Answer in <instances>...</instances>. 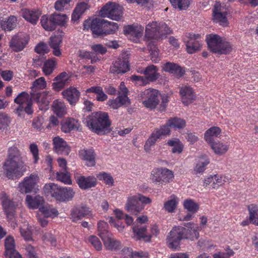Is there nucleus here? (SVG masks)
Instances as JSON below:
<instances>
[{
    "label": "nucleus",
    "mask_w": 258,
    "mask_h": 258,
    "mask_svg": "<svg viewBox=\"0 0 258 258\" xmlns=\"http://www.w3.org/2000/svg\"><path fill=\"white\" fill-rule=\"evenodd\" d=\"M249 221L250 223L258 226V206L251 204L248 206Z\"/></svg>",
    "instance_id": "a18cd8bd"
},
{
    "label": "nucleus",
    "mask_w": 258,
    "mask_h": 258,
    "mask_svg": "<svg viewBox=\"0 0 258 258\" xmlns=\"http://www.w3.org/2000/svg\"><path fill=\"white\" fill-rule=\"evenodd\" d=\"M152 200L148 197L137 193L130 195L125 205V209L132 214L137 215L144 209V205H150Z\"/></svg>",
    "instance_id": "7ed1b4c3"
},
{
    "label": "nucleus",
    "mask_w": 258,
    "mask_h": 258,
    "mask_svg": "<svg viewBox=\"0 0 258 258\" xmlns=\"http://www.w3.org/2000/svg\"><path fill=\"white\" fill-rule=\"evenodd\" d=\"M162 70L177 78L182 77L185 73L184 68L180 66H163Z\"/></svg>",
    "instance_id": "e433bc0d"
},
{
    "label": "nucleus",
    "mask_w": 258,
    "mask_h": 258,
    "mask_svg": "<svg viewBox=\"0 0 258 258\" xmlns=\"http://www.w3.org/2000/svg\"><path fill=\"white\" fill-rule=\"evenodd\" d=\"M50 16L51 17V21H52L55 27L56 25L65 26L68 19L66 14L54 13Z\"/></svg>",
    "instance_id": "37998d69"
},
{
    "label": "nucleus",
    "mask_w": 258,
    "mask_h": 258,
    "mask_svg": "<svg viewBox=\"0 0 258 258\" xmlns=\"http://www.w3.org/2000/svg\"><path fill=\"white\" fill-rule=\"evenodd\" d=\"M228 180V178L225 176L215 174L205 179L203 186L207 187L210 185L212 189H217L220 186L224 184Z\"/></svg>",
    "instance_id": "dca6fc26"
},
{
    "label": "nucleus",
    "mask_w": 258,
    "mask_h": 258,
    "mask_svg": "<svg viewBox=\"0 0 258 258\" xmlns=\"http://www.w3.org/2000/svg\"><path fill=\"white\" fill-rule=\"evenodd\" d=\"M10 123V118L7 114L0 111V130L7 128Z\"/></svg>",
    "instance_id": "0e129e2a"
},
{
    "label": "nucleus",
    "mask_w": 258,
    "mask_h": 258,
    "mask_svg": "<svg viewBox=\"0 0 258 258\" xmlns=\"http://www.w3.org/2000/svg\"><path fill=\"white\" fill-rule=\"evenodd\" d=\"M227 12L224 6L219 2H216L213 10V21L220 25L226 27L228 25L227 18Z\"/></svg>",
    "instance_id": "f8f14e48"
},
{
    "label": "nucleus",
    "mask_w": 258,
    "mask_h": 258,
    "mask_svg": "<svg viewBox=\"0 0 258 258\" xmlns=\"http://www.w3.org/2000/svg\"><path fill=\"white\" fill-rule=\"evenodd\" d=\"M39 211L42 213L41 215L46 217H56L58 214V212L57 210L54 208H50L47 206L40 207Z\"/></svg>",
    "instance_id": "5fc2aeb1"
},
{
    "label": "nucleus",
    "mask_w": 258,
    "mask_h": 258,
    "mask_svg": "<svg viewBox=\"0 0 258 258\" xmlns=\"http://www.w3.org/2000/svg\"><path fill=\"white\" fill-rule=\"evenodd\" d=\"M16 18L15 16H10L5 21L2 20L1 25L5 30L10 31L16 27Z\"/></svg>",
    "instance_id": "09e8293b"
},
{
    "label": "nucleus",
    "mask_w": 258,
    "mask_h": 258,
    "mask_svg": "<svg viewBox=\"0 0 258 258\" xmlns=\"http://www.w3.org/2000/svg\"><path fill=\"white\" fill-rule=\"evenodd\" d=\"M148 47L150 48V51H151L150 54L152 61L154 63H157L158 53L156 45L153 43L150 42L148 45Z\"/></svg>",
    "instance_id": "69168bd1"
},
{
    "label": "nucleus",
    "mask_w": 258,
    "mask_h": 258,
    "mask_svg": "<svg viewBox=\"0 0 258 258\" xmlns=\"http://www.w3.org/2000/svg\"><path fill=\"white\" fill-rule=\"evenodd\" d=\"M224 38L217 34H210L206 36V41L210 50L213 53H217Z\"/></svg>",
    "instance_id": "5701e85b"
},
{
    "label": "nucleus",
    "mask_w": 258,
    "mask_h": 258,
    "mask_svg": "<svg viewBox=\"0 0 258 258\" xmlns=\"http://www.w3.org/2000/svg\"><path fill=\"white\" fill-rule=\"evenodd\" d=\"M122 7L115 3L106 4L100 10L99 15L102 18H108L119 21L122 16Z\"/></svg>",
    "instance_id": "0eeeda50"
},
{
    "label": "nucleus",
    "mask_w": 258,
    "mask_h": 258,
    "mask_svg": "<svg viewBox=\"0 0 258 258\" xmlns=\"http://www.w3.org/2000/svg\"><path fill=\"white\" fill-rule=\"evenodd\" d=\"M32 98L28 93L22 92L14 99V102L18 105L15 112L20 117L24 116V112L28 115L32 114L33 110L32 108Z\"/></svg>",
    "instance_id": "39448f33"
},
{
    "label": "nucleus",
    "mask_w": 258,
    "mask_h": 258,
    "mask_svg": "<svg viewBox=\"0 0 258 258\" xmlns=\"http://www.w3.org/2000/svg\"><path fill=\"white\" fill-rule=\"evenodd\" d=\"M171 32L172 30L165 23L153 21L146 26L145 36L148 39H158Z\"/></svg>",
    "instance_id": "20e7f679"
},
{
    "label": "nucleus",
    "mask_w": 258,
    "mask_h": 258,
    "mask_svg": "<svg viewBox=\"0 0 258 258\" xmlns=\"http://www.w3.org/2000/svg\"><path fill=\"white\" fill-rule=\"evenodd\" d=\"M185 231L183 232L184 239H189L191 240H197L199 237L198 232L199 227L192 222H189L184 225Z\"/></svg>",
    "instance_id": "4be33fe9"
},
{
    "label": "nucleus",
    "mask_w": 258,
    "mask_h": 258,
    "mask_svg": "<svg viewBox=\"0 0 258 258\" xmlns=\"http://www.w3.org/2000/svg\"><path fill=\"white\" fill-rule=\"evenodd\" d=\"M74 177L79 187L82 189H87L94 187L97 183L96 178L92 176L85 177L76 173L74 174Z\"/></svg>",
    "instance_id": "f3484780"
},
{
    "label": "nucleus",
    "mask_w": 258,
    "mask_h": 258,
    "mask_svg": "<svg viewBox=\"0 0 258 258\" xmlns=\"http://www.w3.org/2000/svg\"><path fill=\"white\" fill-rule=\"evenodd\" d=\"M62 35H55L50 38L49 45L53 49V53L55 56H59L61 52L59 45L62 41Z\"/></svg>",
    "instance_id": "58836bf2"
},
{
    "label": "nucleus",
    "mask_w": 258,
    "mask_h": 258,
    "mask_svg": "<svg viewBox=\"0 0 258 258\" xmlns=\"http://www.w3.org/2000/svg\"><path fill=\"white\" fill-rule=\"evenodd\" d=\"M174 175L172 170L165 167L155 169L152 171L150 179L152 182L160 185H166L172 182Z\"/></svg>",
    "instance_id": "423d86ee"
},
{
    "label": "nucleus",
    "mask_w": 258,
    "mask_h": 258,
    "mask_svg": "<svg viewBox=\"0 0 258 258\" xmlns=\"http://www.w3.org/2000/svg\"><path fill=\"white\" fill-rule=\"evenodd\" d=\"M61 129L64 133H69L73 130H79L80 127L78 121L73 118H68L61 123Z\"/></svg>",
    "instance_id": "c85d7f7f"
},
{
    "label": "nucleus",
    "mask_w": 258,
    "mask_h": 258,
    "mask_svg": "<svg viewBox=\"0 0 258 258\" xmlns=\"http://www.w3.org/2000/svg\"><path fill=\"white\" fill-rule=\"evenodd\" d=\"M160 93L156 89L149 88L143 92L141 97L144 105L149 109H155L159 104Z\"/></svg>",
    "instance_id": "1a4fd4ad"
},
{
    "label": "nucleus",
    "mask_w": 258,
    "mask_h": 258,
    "mask_svg": "<svg viewBox=\"0 0 258 258\" xmlns=\"http://www.w3.org/2000/svg\"><path fill=\"white\" fill-rule=\"evenodd\" d=\"M130 66H112L110 72L115 74H124L130 70Z\"/></svg>",
    "instance_id": "680f3d73"
},
{
    "label": "nucleus",
    "mask_w": 258,
    "mask_h": 258,
    "mask_svg": "<svg viewBox=\"0 0 258 258\" xmlns=\"http://www.w3.org/2000/svg\"><path fill=\"white\" fill-rule=\"evenodd\" d=\"M22 17L32 24H36L41 12L38 10L24 9L22 10Z\"/></svg>",
    "instance_id": "bb28decb"
},
{
    "label": "nucleus",
    "mask_w": 258,
    "mask_h": 258,
    "mask_svg": "<svg viewBox=\"0 0 258 258\" xmlns=\"http://www.w3.org/2000/svg\"><path fill=\"white\" fill-rule=\"evenodd\" d=\"M0 200L7 218H9L11 220L13 219L14 215H16L17 204L13 201L4 192L1 194Z\"/></svg>",
    "instance_id": "ddd939ff"
},
{
    "label": "nucleus",
    "mask_w": 258,
    "mask_h": 258,
    "mask_svg": "<svg viewBox=\"0 0 258 258\" xmlns=\"http://www.w3.org/2000/svg\"><path fill=\"white\" fill-rule=\"evenodd\" d=\"M79 154L81 158L86 161L88 166L92 167L95 165V154L93 149L82 150Z\"/></svg>",
    "instance_id": "473e14b6"
},
{
    "label": "nucleus",
    "mask_w": 258,
    "mask_h": 258,
    "mask_svg": "<svg viewBox=\"0 0 258 258\" xmlns=\"http://www.w3.org/2000/svg\"><path fill=\"white\" fill-rule=\"evenodd\" d=\"M146 78L150 81L157 80L159 76L157 73V69L155 66H149L144 71Z\"/></svg>",
    "instance_id": "79ce46f5"
},
{
    "label": "nucleus",
    "mask_w": 258,
    "mask_h": 258,
    "mask_svg": "<svg viewBox=\"0 0 258 258\" xmlns=\"http://www.w3.org/2000/svg\"><path fill=\"white\" fill-rule=\"evenodd\" d=\"M105 20L96 18L93 20L88 19L84 21V30L91 29L94 37L105 35Z\"/></svg>",
    "instance_id": "6e6552de"
},
{
    "label": "nucleus",
    "mask_w": 258,
    "mask_h": 258,
    "mask_svg": "<svg viewBox=\"0 0 258 258\" xmlns=\"http://www.w3.org/2000/svg\"><path fill=\"white\" fill-rule=\"evenodd\" d=\"M169 127L167 122L165 125L161 126L160 128H156L154 131L161 138L162 136H166L170 134Z\"/></svg>",
    "instance_id": "338daca9"
},
{
    "label": "nucleus",
    "mask_w": 258,
    "mask_h": 258,
    "mask_svg": "<svg viewBox=\"0 0 258 258\" xmlns=\"http://www.w3.org/2000/svg\"><path fill=\"white\" fill-rule=\"evenodd\" d=\"M160 138L157 133L153 131L144 145V150L146 152H149L151 146H153L157 142V140Z\"/></svg>",
    "instance_id": "13d9d810"
},
{
    "label": "nucleus",
    "mask_w": 258,
    "mask_h": 258,
    "mask_svg": "<svg viewBox=\"0 0 258 258\" xmlns=\"http://www.w3.org/2000/svg\"><path fill=\"white\" fill-rule=\"evenodd\" d=\"M172 6L180 10H186L190 5V0H169Z\"/></svg>",
    "instance_id": "6e6d98bb"
},
{
    "label": "nucleus",
    "mask_w": 258,
    "mask_h": 258,
    "mask_svg": "<svg viewBox=\"0 0 258 258\" xmlns=\"http://www.w3.org/2000/svg\"><path fill=\"white\" fill-rule=\"evenodd\" d=\"M40 23L42 27L47 31H53L55 29L54 23L51 21V16L49 19L45 15L42 16L40 20Z\"/></svg>",
    "instance_id": "864d4df0"
},
{
    "label": "nucleus",
    "mask_w": 258,
    "mask_h": 258,
    "mask_svg": "<svg viewBox=\"0 0 258 258\" xmlns=\"http://www.w3.org/2000/svg\"><path fill=\"white\" fill-rule=\"evenodd\" d=\"M105 35L114 33L118 28V24L115 22H109L105 20Z\"/></svg>",
    "instance_id": "e2e57ef3"
},
{
    "label": "nucleus",
    "mask_w": 258,
    "mask_h": 258,
    "mask_svg": "<svg viewBox=\"0 0 258 258\" xmlns=\"http://www.w3.org/2000/svg\"><path fill=\"white\" fill-rule=\"evenodd\" d=\"M221 133V130L218 126H212L206 131L204 138L206 142L210 145L215 142V139L218 137Z\"/></svg>",
    "instance_id": "c756f323"
},
{
    "label": "nucleus",
    "mask_w": 258,
    "mask_h": 258,
    "mask_svg": "<svg viewBox=\"0 0 258 258\" xmlns=\"http://www.w3.org/2000/svg\"><path fill=\"white\" fill-rule=\"evenodd\" d=\"M120 90L118 92L117 97L121 106L125 105L128 106L131 104V101L127 97L128 89L125 86L124 82H121L120 86Z\"/></svg>",
    "instance_id": "72a5a7b5"
},
{
    "label": "nucleus",
    "mask_w": 258,
    "mask_h": 258,
    "mask_svg": "<svg viewBox=\"0 0 258 258\" xmlns=\"http://www.w3.org/2000/svg\"><path fill=\"white\" fill-rule=\"evenodd\" d=\"M71 77V73L65 72L61 73L55 78V82L52 84V88L55 91H60L70 83Z\"/></svg>",
    "instance_id": "a211bd4d"
},
{
    "label": "nucleus",
    "mask_w": 258,
    "mask_h": 258,
    "mask_svg": "<svg viewBox=\"0 0 258 258\" xmlns=\"http://www.w3.org/2000/svg\"><path fill=\"white\" fill-rule=\"evenodd\" d=\"M58 187L53 183L46 184L43 187V191L45 194H50L54 198V194L57 192Z\"/></svg>",
    "instance_id": "052dcab7"
},
{
    "label": "nucleus",
    "mask_w": 258,
    "mask_h": 258,
    "mask_svg": "<svg viewBox=\"0 0 258 258\" xmlns=\"http://www.w3.org/2000/svg\"><path fill=\"white\" fill-rule=\"evenodd\" d=\"M31 98L38 103L47 106L49 103L48 98V92L43 91L41 92H30Z\"/></svg>",
    "instance_id": "c9c22d12"
},
{
    "label": "nucleus",
    "mask_w": 258,
    "mask_h": 258,
    "mask_svg": "<svg viewBox=\"0 0 258 258\" xmlns=\"http://www.w3.org/2000/svg\"><path fill=\"white\" fill-rule=\"evenodd\" d=\"M135 233L134 238L136 240L144 239L146 241H150L151 236L147 234V228L145 226L136 225L133 228Z\"/></svg>",
    "instance_id": "f704fd0d"
},
{
    "label": "nucleus",
    "mask_w": 258,
    "mask_h": 258,
    "mask_svg": "<svg viewBox=\"0 0 258 258\" xmlns=\"http://www.w3.org/2000/svg\"><path fill=\"white\" fill-rule=\"evenodd\" d=\"M185 227H174L170 232L167 238L168 247L172 249H177L179 247L180 241L184 239L183 232Z\"/></svg>",
    "instance_id": "9d476101"
},
{
    "label": "nucleus",
    "mask_w": 258,
    "mask_h": 258,
    "mask_svg": "<svg viewBox=\"0 0 258 258\" xmlns=\"http://www.w3.org/2000/svg\"><path fill=\"white\" fill-rule=\"evenodd\" d=\"M183 206L185 209L192 214L196 213L199 209V204L191 199L185 200Z\"/></svg>",
    "instance_id": "3c124183"
},
{
    "label": "nucleus",
    "mask_w": 258,
    "mask_h": 258,
    "mask_svg": "<svg viewBox=\"0 0 258 258\" xmlns=\"http://www.w3.org/2000/svg\"><path fill=\"white\" fill-rule=\"evenodd\" d=\"M4 169L6 176L11 179L20 178L27 170L19 150L15 146L8 150V158L4 164Z\"/></svg>",
    "instance_id": "f257e3e1"
},
{
    "label": "nucleus",
    "mask_w": 258,
    "mask_h": 258,
    "mask_svg": "<svg viewBox=\"0 0 258 258\" xmlns=\"http://www.w3.org/2000/svg\"><path fill=\"white\" fill-rule=\"evenodd\" d=\"M26 202L29 208L37 209L43 204L44 199L40 196H37L33 198L31 196L27 195L26 198Z\"/></svg>",
    "instance_id": "4c0bfd02"
},
{
    "label": "nucleus",
    "mask_w": 258,
    "mask_h": 258,
    "mask_svg": "<svg viewBox=\"0 0 258 258\" xmlns=\"http://www.w3.org/2000/svg\"><path fill=\"white\" fill-rule=\"evenodd\" d=\"M39 180V177L36 173L31 174L29 176L25 177L19 183L20 191L25 194L35 191L37 189Z\"/></svg>",
    "instance_id": "9b49d317"
},
{
    "label": "nucleus",
    "mask_w": 258,
    "mask_h": 258,
    "mask_svg": "<svg viewBox=\"0 0 258 258\" xmlns=\"http://www.w3.org/2000/svg\"><path fill=\"white\" fill-rule=\"evenodd\" d=\"M54 112L58 117H62L67 113V109L64 103L55 100L53 102L52 105Z\"/></svg>",
    "instance_id": "a19ab883"
},
{
    "label": "nucleus",
    "mask_w": 258,
    "mask_h": 258,
    "mask_svg": "<svg viewBox=\"0 0 258 258\" xmlns=\"http://www.w3.org/2000/svg\"><path fill=\"white\" fill-rule=\"evenodd\" d=\"M100 180H103L106 184L112 186L113 184L114 180L109 174L103 172L100 173L98 176Z\"/></svg>",
    "instance_id": "774afa93"
},
{
    "label": "nucleus",
    "mask_w": 258,
    "mask_h": 258,
    "mask_svg": "<svg viewBox=\"0 0 258 258\" xmlns=\"http://www.w3.org/2000/svg\"><path fill=\"white\" fill-rule=\"evenodd\" d=\"M46 86V82L43 77H40L33 82L31 92H37V90L43 89Z\"/></svg>",
    "instance_id": "4d7b16f0"
},
{
    "label": "nucleus",
    "mask_w": 258,
    "mask_h": 258,
    "mask_svg": "<svg viewBox=\"0 0 258 258\" xmlns=\"http://www.w3.org/2000/svg\"><path fill=\"white\" fill-rule=\"evenodd\" d=\"M210 163V159L206 155H202L199 158V160L194 168V173L196 175L202 174L206 170V166Z\"/></svg>",
    "instance_id": "2f4dec72"
},
{
    "label": "nucleus",
    "mask_w": 258,
    "mask_h": 258,
    "mask_svg": "<svg viewBox=\"0 0 258 258\" xmlns=\"http://www.w3.org/2000/svg\"><path fill=\"white\" fill-rule=\"evenodd\" d=\"M201 35L198 34L189 33L187 40H185L186 50L188 53H194L201 50V42L199 41Z\"/></svg>",
    "instance_id": "2eb2a0df"
},
{
    "label": "nucleus",
    "mask_w": 258,
    "mask_h": 258,
    "mask_svg": "<svg viewBox=\"0 0 258 258\" xmlns=\"http://www.w3.org/2000/svg\"><path fill=\"white\" fill-rule=\"evenodd\" d=\"M178 204V199L174 195H171L169 199L164 204V209L168 213L174 212Z\"/></svg>",
    "instance_id": "ea45409f"
},
{
    "label": "nucleus",
    "mask_w": 258,
    "mask_h": 258,
    "mask_svg": "<svg viewBox=\"0 0 258 258\" xmlns=\"http://www.w3.org/2000/svg\"><path fill=\"white\" fill-rule=\"evenodd\" d=\"M35 51L39 54V55L36 56L34 58L33 62L38 63V64H55V58L46 60V57L44 56V54L49 51L47 45L44 43H39L35 48Z\"/></svg>",
    "instance_id": "4468645a"
},
{
    "label": "nucleus",
    "mask_w": 258,
    "mask_h": 258,
    "mask_svg": "<svg viewBox=\"0 0 258 258\" xmlns=\"http://www.w3.org/2000/svg\"><path fill=\"white\" fill-rule=\"evenodd\" d=\"M87 126L93 132L103 135L111 131V121L107 113L93 112L86 118Z\"/></svg>",
    "instance_id": "f03ea898"
},
{
    "label": "nucleus",
    "mask_w": 258,
    "mask_h": 258,
    "mask_svg": "<svg viewBox=\"0 0 258 258\" xmlns=\"http://www.w3.org/2000/svg\"><path fill=\"white\" fill-rule=\"evenodd\" d=\"M54 151L58 154L68 155L71 151L70 147L67 142L59 137H56L53 139Z\"/></svg>",
    "instance_id": "6ab92c4d"
},
{
    "label": "nucleus",
    "mask_w": 258,
    "mask_h": 258,
    "mask_svg": "<svg viewBox=\"0 0 258 258\" xmlns=\"http://www.w3.org/2000/svg\"><path fill=\"white\" fill-rule=\"evenodd\" d=\"M108 224L104 221H100L98 223V235L103 239L108 236H111L112 234L108 230Z\"/></svg>",
    "instance_id": "de8ad7c7"
},
{
    "label": "nucleus",
    "mask_w": 258,
    "mask_h": 258,
    "mask_svg": "<svg viewBox=\"0 0 258 258\" xmlns=\"http://www.w3.org/2000/svg\"><path fill=\"white\" fill-rule=\"evenodd\" d=\"M180 94L182 103L188 105L195 100L196 96L192 88L189 86H184L180 88Z\"/></svg>",
    "instance_id": "412c9836"
},
{
    "label": "nucleus",
    "mask_w": 258,
    "mask_h": 258,
    "mask_svg": "<svg viewBox=\"0 0 258 258\" xmlns=\"http://www.w3.org/2000/svg\"><path fill=\"white\" fill-rule=\"evenodd\" d=\"M233 49L232 45L229 42L226 41L225 39H223L220 47L216 53L219 54H229Z\"/></svg>",
    "instance_id": "8fccbe9b"
},
{
    "label": "nucleus",
    "mask_w": 258,
    "mask_h": 258,
    "mask_svg": "<svg viewBox=\"0 0 258 258\" xmlns=\"http://www.w3.org/2000/svg\"><path fill=\"white\" fill-rule=\"evenodd\" d=\"M209 146L214 154L219 156L225 155L229 150V144L218 140Z\"/></svg>",
    "instance_id": "cd10ccee"
},
{
    "label": "nucleus",
    "mask_w": 258,
    "mask_h": 258,
    "mask_svg": "<svg viewBox=\"0 0 258 258\" xmlns=\"http://www.w3.org/2000/svg\"><path fill=\"white\" fill-rule=\"evenodd\" d=\"M90 213L91 211L86 206L75 207L71 211V218L73 222H77Z\"/></svg>",
    "instance_id": "a878e982"
},
{
    "label": "nucleus",
    "mask_w": 258,
    "mask_h": 258,
    "mask_svg": "<svg viewBox=\"0 0 258 258\" xmlns=\"http://www.w3.org/2000/svg\"><path fill=\"white\" fill-rule=\"evenodd\" d=\"M167 144L172 147L171 151L174 154H180L183 151V145L178 139L169 140Z\"/></svg>",
    "instance_id": "49530a36"
},
{
    "label": "nucleus",
    "mask_w": 258,
    "mask_h": 258,
    "mask_svg": "<svg viewBox=\"0 0 258 258\" xmlns=\"http://www.w3.org/2000/svg\"><path fill=\"white\" fill-rule=\"evenodd\" d=\"M56 174V178L57 180L60 181L66 184H70L72 183L70 175L67 170L66 171H60L57 172Z\"/></svg>",
    "instance_id": "bf43d9fd"
},
{
    "label": "nucleus",
    "mask_w": 258,
    "mask_h": 258,
    "mask_svg": "<svg viewBox=\"0 0 258 258\" xmlns=\"http://www.w3.org/2000/svg\"><path fill=\"white\" fill-rule=\"evenodd\" d=\"M27 43L28 39L25 36L17 35L12 38L10 46L13 50L18 52L23 50Z\"/></svg>",
    "instance_id": "aec40b11"
},
{
    "label": "nucleus",
    "mask_w": 258,
    "mask_h": 258,
    "mask_svg": "<svg viewBox=\"0 0 258 258\" xmlns=\"http://www.w3.org/2000/svg\"><path fill=\"white\" fill-rule=\"evenodd\" d=\"M102 240L105 248L107 250L117 251L122 247L121 242L117 239L112 238L111 236H108Z\"/></svg>",
    "instance_id": "7c9ffc66"
},
{
    "label": "nucleus",
    "mask_w": 258,
    "mask_h": 258,
    "mask_svg": "<svg viewBox=\"0 0 258 258\" xmlns=\"http://www.w3.org/2000/svg\"><path fill=\"white\" fill-rule=\"evenodd\" d=\"M5 246L6 251L5 255L6 257H8L9 254L11 255L12 252L16 251L15 243L14 238L11 236H8L5 240Z\"/></svg>",
    "instance_id": "c03bdc74"
},
{
    "label": "nucleus",
    "mask_w": 258,
    "mask_h": 258,
    "mask_svg": "<svg viewBox=\"0 0 258 258\" xmlns=\"http://www.w3.org/2000/svg\"><path fill=\"white\" fill-rule=\"evenodd\" d=\"M168 124L170 127L181 129L185 126L186 122L183 119L174 117L168 120Z\"/></svg>",
    "instance_id": "603ef678"
},
{
    "label": "nucleus",
    "mask_w": 258,
    "mask_h": 258,
    "mask_svg": "<svg viewBox=\"0 0 258 258\" xmlns=\"http://www.w3.org/2000/svg\"><path fill=\"white\" fill-rule=\"evenodd\" d=\"M61 94L71 105H75L79 100L80 96V92L74 87H70L66 89Z\"/></svg>",
    "instance_id": "393cba45"
},
{
    "label": "nucleus",
    "mask_w": 258,
    "mask_h": 258,
    "mask_svg": "<svg viewBox=\"0 0 258 258\" xmlns=\"http://www.w3.org/2000/svg\"><path fill=\"white\" fill-rule=\"evenodd\" d=\"M54 194V198L59 202H68L73 199L75 192L71 188L60 187Z\"/></svg>",
    "instance_id": "b1692460"
}]
</instances>
